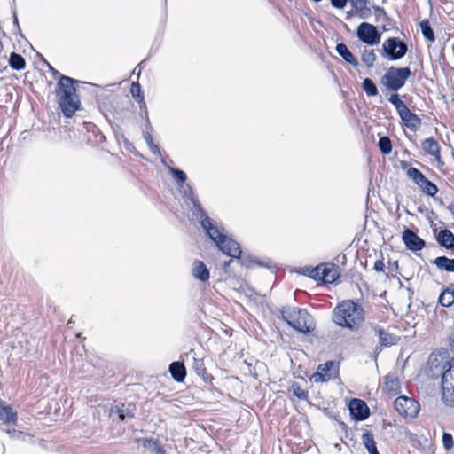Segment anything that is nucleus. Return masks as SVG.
Wrapping results in <instances>:
<instances>
[{
    "label": "nucleus",
    "mask_w": 454,
    "mask_h": 454,
    "mask_svg": "<svg viewBox=\"0 0 454 454\" xmlns=\"http://www.w3.org/2000/svg\"><path fill=\"white\" fill-rule=\"evenodd\" d=\"M421 147L427 154L434 157L436 161H441V147L434 137L424 139Z\"/></svg>",
    "instance_id": "2eb2a0df"
},
{
    "label": "nucleus",
    "mask_w": 454,
    "mask_h": 454,
    "mask_svg": "<svg viewBox=\"0 0 454 454\" xmlns=\"http://www.w3.org/2000/svg\"><path fill=\"white\" fill-rule=\"evenodd\" d=\"M120 420L124 421L126 418H133L134 414L128 409H124V404L121 408L116 407Z\"/></svg>",
    "instance_id": "ea45409f"
},
{
    "label": "nucleus",
    "mask_w": 454,
    "mask_h": 454,
    "mask_svg": "<svg viewBox=\"0 0 454 454\" xmlns=\"http://www.w3.org/2000/svg\"><path fill=\"white\" fill-rule=\"evenodd\" d=\"M334 366L333 361H327L317 366V372L313 375L315 382H326L331 378V371Z\"/></svg>",
    "instance_id": "dca6fc26"
},
{
    "label": "nucleus",
    "mask_w": 454,
    "mask_h": 454,
    "mask_svg": "<svg viewBox=\"0 0 454 454\" xmlns=\"http://www.w3.org/2000/svg\"><path fill=\"white\" fill-rule=\"evenodd\" d=\"M407 176L412 180V182L419 187L427 179L426 176L418 168L410 167L407 168Z\"/></svg>",
    "instance_id": "bb28decb"
},
{
    "label": "nucleus",
    "mask_w": 454,
    "mask_h": 454,
    "mask_svg": "<svg viewBox=\"0 0 454 454\" xmlns=\"http://www.w3.org/2000/svg\"><path fill=\"white\" fill-rule=\"evenodd\" d=\"M429 370L434 374V369L439 370V373H442L448 368V362H443V358H439L433 354L428 359Z\"/></svg>",
    "instance_id": "a878e982"
},
{
    "label": "nucleus",
    "mask_w": 454,
    "mask_h": 454,
    "mask_svg": "<svg viewBox=\"0 0 454 454\" xmlns=\"http://www.w3.org/2000/svg\"><path fill=\"white\" fill-rule=\"evenodd\" d=\"M48 67L50 71L52 73L53 77L59 80L62 74L58 70L53 68L50 64H48Z\"/></svg>",
    "instance_id": "603ef678"
},
{
    "label": "nucleus",
    "mask_w": 454,
    "mask_h": 454,
    "mask_svg": "<svg viewBox=\"0 0 454 454\" xmlns=\"http://www.w3.org/2000/svg\"><path fill=\"white\" fill-rule=\"evenodd\" d=\"M351 418L356 421L365 420L370 416L366 403L361 399H352L348 404Z\"/></svg>",
    "instance_id": "f8f14e48"
},
{
    "label": "nucleus",
    "mask_w": 454,
    "mask_h": 454,
    "mask_svg": "<svg viewBox=\"0 0 454 454\" xmlns=\"http://www.w3.org/2000/svg\"><path fill=\"white\" fill-rule=\"evenodd\" d=\"M180 192L186 205L192 210L193 215L200 220L202 229L206 234L220 247L223 250L227 248L226 246L231 245L238 249V245L224 233V229L218 227L216 223L211 219L207 212L203 209L200 202L195 196L192 187L189 184H182L180 186Z\"/></svg>",
    "instance_id": "f257e3e1"
},
{
    "label": "nucleus",
    "mask_w": 454,
    "mask_h": 454,
    "mask_svg": "<svg viewBox=\"0 0 454 454\" xmlns=\"http://www.w3.org/2000/svg\"><path fill=\"white\" fill-rule=\"evenodd\" d=\"M4 432L8 434L11 438H19L21 434L20 431H17L15 429H2Z\"/></svg>",
    "instance_id": "de8ad7c7"
},
{
    "label": "nucleus",
    "mask_w": 454,
    "mask_h": 454,
    "mask_svg": "<svg viewBox=\"0 0 454 454\" xmlns=\"http://www.w3.org/2000/svg\"><path fill=\"white\" fill-rule=\"evenodd\" d=\"M402 239L406 248L412 252L420 251L426 246V242L409 228L404 229Z\"/></svg>",
    "instance_id": "ddd939ff"
},
{
    "label": "nucleus",
    "mask_w": 454,
    "mask_h": 454,
    "mask_svg": "<svg viewBox=\"0 0 454 454\" xmlns=\"http://www.w3.org/2000/svg\"><path fill=\"white\" fill-rule=\"evenodd\" d=\"M373 269H374L376 271H378V272H380V271H383V270H384V269H385V264L383 263V262H382V261L378 260V261H376V262H375L374 266H373Z\"/></svg>",
    "instance_id": "3c124183"
},
{
    "label": "nucleus",
    "mask_w": 454,
    "mask_h": 454,
    "mask_svg": "<svg viewBox=\"0 0 454 454\" xmlns=\"http://www.w3.org/2000/svg\"><path fill=\"white\" fill-rule=\"evenodd\" d=\"M333 321L341 327L357 331L364 321V309L352 300L342 301L333 309Z\"/></svg>",
    "instance_id": "f03ea898"
},
{
    "label": "nucleus",
    "mask_w": 454,
    "mask_h": 454,
    "mask_svg": "<svg viewBox=\"0 0 454 454\" xmlns=\"http://www.w3.org/2000/svg\"><path fill=\"white\" fill-rule=\"evenodd\" d=\"M145 115H146V119H147V126H148V128L151 129V125H150L149 121H148V112L147 111H145Z\"/></svg>",
    "instance_id": "13d9d810"
},
{
    "label": "nucleus",
    "mask_w": 454,
    "mask_h": 454,
    "mask_svg": "<svg viewBox=\"0 0 454 454\" xmlns=\"http://www.w3.org/2000/svg\"><path fill=\"white\" fill-rule=\"evenodd\" d=\"M192 273V276L196 279H198L201 282L207 281L210 277L209 270L207 268L206 264L203 262L199 261V260H196L193 262Z\"/></svg>",
    "instance_id": "6ab92c4d"
},
{
    "label": "nucleus",
    "mask_w": 454,
    "mask_h": 454,
    "mask_svg": "<svg viewBox=\"0 0 454 454\" xmlns=\"http://www.w3.org/2000/svg\"><path fill=\"white\" fill-rule=\"evenodd\" d=\"M412 74L410 67H389L381 78V83L390 91L402 89Z\"/></svg>",
    "instance_id": "39448f33"
},
{
    "label": "nucleus",
    "mask_w": 454,
    "mask_h": 454,
    "mask_svg": "<svg viewBox=\"0 0 454 454\" xmlns=\"http://www.w3.org/2000/svg\"><path fill=\"white\" fill-rule=\"evenodd\" d=\"M0 420L4 424H16L18 420L17 411L2 400H0Z\"/></svg>",
    "instance_id": "f3484780"
},
{
    "label": "nucleus",
    "mask_w": 454,
    "mask_h": 454,
    "mask_svg": "<svg viewBox=\"0 0 454 454\" xmlns=\"http://www.w3.org/2000/svg\"><path fill=\"white\" fill-rule=\"evenodd\" d=\"M192 370L200 377L205 382H209L213 377L207 373L203 359L192 357Z\"/></svg>",
    "instance_id": "5701e85b"
},
{
    "label": "nucleus",
    "mask_w": 454,
    "mask_h": 454,
    "mask_svg": "<svg viewBox=\"0 0 454 454\" xmlns=\"http://www.w3.org/2000/svg\"><path fill=\"white\" fill-rule=\"evenodd\" d=\"M358 39L367 45H376L380 42L381 33L368 22H362L356 30Z\"/></svg>",
    "instance_id": "1a4fd4ad"
},
{
    "label": "nucleus",
    "mask_w": 454,
    "mask_h": 454,
    "mask_svg": "<svg viewBox=\"0 0 454 454\" xmlns=\"http://www.w3.org/2000/svg\"><path fill=\"white\" fill-rule=\"evenodd\" d=\"M450 342L452 348H454V333L450 336Z\"/></svg>",
    "instance_id": "864d4df0"
},
{
    "label": "nucleus",
    "mask_w": 454,
    "mask_h": 454,
    "mask_svg": "<svg viewBox=\"0 0 454 454\" xmlns=\"http://www.w3.org/2000/svg\"><path fill=\"white\" fill-rule=\"evenodd\" d=\"M336 52L348 64L353 67L358 66V61L353 53L348 50L343 43H337L335 47Z\"/></svg>",
    "instance_id": "4be33fe9"
},
{
    "label": "nucleus",
    "mask_w": 454,
    "mask_h": 454,
    "mask_svg": "<svg viewBox=\"0 0 454 454\" xmlns=\"http://www.w3.org/2000/svg\"><path fill=\"white\" fill-rule=\"evenodd\" d=\"M362 442L369 454H380L376 446L374 436L371 431H364L362 434Z\"/></svg>",
    "instance_id": "393cba45"
},
{
    "label": "nucleus",
    "mask_w": 454,
    "mask_h": 454,
    "mask_svg": "<svg viewBox=\"0 0 454 454\" xmlns=\"http://www.w3.org/2000/svg\"><path fill=\"white\" fill-rule=\"evenodd\" d=\"M237 245L238 249L232 247L231 245L226 246L227 248H224L223 251L222 248L223 247H220L218 244H215L218 248L226 255L231 257V258H237L241 262V264L246 266L247 268H250L254 265H260L264 266L261 262H259L256 258H254L250 255L242 254V251L240 249V245L234 239H232Z\"/></svg>",
    "instance_id": "9b49d317"
},
{
    "label": "nucleus",
    "mask_w": 454,
    "mask_h": 454,
    "mask_svg": "<svg viewBox=\"0 0 454 454\" xmlns=\"http://www.w3.org/2000/svg\"><path fill=\"white\" fill-rule=\"evenodd\" d=\"M13 23L14 25L20 29V26H19V23H18V19H17V16L16 14L14 13V20H13Z\"/></svg>",
    "instance_id": "5fc2aeb1"
},
{
    "label": "nucleus",
    "mask_w": 454,
    "mask_h": 454,
    "mask_svg": "<svg viewBox=\"0 0 454 454\" xmlns=\"http://www.w3.org/2000/svg\"><path fill=\"white\" fill-rule=\"evenodd\" d=\"M130 92L132 97L140 104V106H144L145 108L144 92L142 91L141 85L138 82H132Z\"/></svg>",
    "instance_id": "7c9ffc66"
},
{
    "label": "nucleus",
    "mask_w": 454,
    "mask_h": 454,
    "mask_svg": "<svg viewBox=\"0 0 454 454\" xmlns=\"http://www.w3.org/2000/svg\"><path fill=\"white\" fill-rule=\"evenodd\" d=\"M407 51V44L398 37H389L382 44V51L389 60L401 59Z\"/></svg>",
    "instance_id": "6e6552de"
},
{
    "label": "nucleus",
    "mask_w": 454,
    "mask_h": 454,
    "mask_svg": "<svg viewBox=\"0 0 454 454\" xmlns=\"http://www.w3.org/2000/svg\"><path fill=\"white\" fill-rule=\"evenodd\" d=\"M362 61L367 67H372L376 61V55L373 50H364L362 52Z\"/></svg>",
    "instance_id": "f704fd0d"
},
{
    "label": "nucleus",
    "mask_w": 454,
    "mask_h": 454,
    "mask_svg": "<svg viewBox=\"0 0 454 454\" xmlns=\"http://www.w3.org/2000/svg\"><path fill=\"white\" fill-rule=\"evenodd\" d=\"M9 64L14 70H22L25 68L26 61L25 59L16 52H12L10 55Z\"/></svg>",
    "instance_id": "cd10ccee"
},
{
    "label": "nucleus",
    "mask_w": 454,
    "mask_h": 454,
    "mask_svg": "<svg viewBox=\"0 0 454 454\" xmlns=\"http://www.w3.org/2000/svg\"><path fill=\"white\" fill-rule=\"evenodd\" d=\"M433 264L440 270L454 272V258L450 259L444 255L438 256L433 261Z\"/></svg>",
    "instance_id": "b1692460"
},
{
    "label": "nucleus",
    "mask_w": 454,
    "mask_h": 454,
    "mask_svg": "<svg viewBox=\"0 0 454 454\" xmlns=\"http://www.w3.org/2000/svg\"><path fill=\"white\" fill-rule=\"evenodd\" d=\"M330 2L333 7L337 9H343L347 5L348 0H330Z\"/></svg>",
    "instance_id": "49530a36"
},
{
    "label": "nucleus",
    "mask_w": 454,
    "mask_h": 454,
    "mask_svg": "<svg viewBox=\"0 0 454 454\" xmlns=\"http://www.w3.org/2000/svg\"><path fill=\"white\" fill-rule=\"evenodd\" d=\"M442 444L443 447L450 450L453 447V437L450 434L444 432L442 434Z\"/></svg>",
    "instance_id": "a19ab883"
},
{
    "label": "nucleus",
    "mask_w": 454,
    "mask_h": 454,
    "mask_svg": "<svg viewBox=\"0 0 454 454\" xmlns=\"http://www.w3.org/2000/svg\"><path fill=\"white\" fill-rule=\"evenodd\" d=\"M321 281L333 283L340 276V267L333 263H322Z\"/></svg>",
    "instance_id": "4468645a"
},
{
    "label": "nucleus",
    "mask_w": 454,
    "mask_h": 454,
    "mask_svg": "<svg viewBox=\"0 0 454 454\" xmlns=\"http://www.w3.org/2000/svg\"><path fill=\"white\" fill-rule=\"evenodd\" d=\"M385 384H386L387 388L389 391L397 393L400 389V381H399L398 378H396L395 376H392V375L386 376Z\"/></svg>",
    "instance_id": "c9c22d12"
},
{
    "label": "nucleus",
    "mask_w": 454,
    "mask_h": 454,
    "mask_svg": "<svg viewBox=\"0 0 454 454\" xmlns=\"http://www.w3.org/2000/svg\"><path fill=\"white\" fill-rule=\"evenodd\" d=\"M157 440L158 439L153 438H142L139 439L138 442H141L144 448L151 450Z\"/></svg>",
    "instance_id": "a18cd8bd"
},
{
    "label": "nucleus",
    "mask_w": 454,
    "mask_h": 454,
    "mask_svg": "<svg viewBox=\"0 0 454 454\" xmlns=\"http://www.w3.org/2000/svg\"><path fill=\"white\" fill-rule=\"evenodd\" d=\"M322 263L309 270L308 276L315 280H321Z\"/></svg>",
    "instance_id": "79ce46f5"
},
{
    "label": "nucleus",
    "mask_w": 454,
    "mask_h": 454,
    "mask_svg": "<svg viewBox=\"0 0 454 454\" xmlns=\"http://www.w3.org/2000/svg\"><path fill=\"white\" fill-rule=\"evenodd\" d=\"M168 171L172 174L173 178L179 184H184L187 180V176L184 171L175 168L173 167H168Z\"/></svg>",
    "instance_id": "4c0bfd02"
},
{
    "label": "nucleus",
    "mask_w": 454,
    "mask_h": 454,
    "mask_svg": "<svg viewBox=\"0 0 454 454\" xmlns=\"http://www.w3.org/2000/svg\"><path fill=\"white\" fill-rule=\"evenodd\" d=\"M388 101L395 107L404 126L414 130L421 124L420 118L408 108L397 93L391 94Z\"/></svg>",
    "instance_id": "423d86ee"
},
{
    "label": "nucleus",
    "mask_w": 454,
    "mask_h": 454,
    "mask_svg": "<svg viewBox=\"0 0 454 454\" xmlns=\"http://www.w3.org/2000/svg\"><path fill=\"white\" fill-rule=\"evenodd\" d=\"M0 46H2V43L0 42Z\"/></svg>",
    "instance_id": "680f3d73"
},
{
    "label": "nucleus",
    "mask_w": 454,
    "mask_h": 454,
    "mask_svg": "<svg viewBox=\"0 0 454 454\" xmlns=\"http://www.w3.org/2000/svg\"><path fill=\"white\" fill-rule=\"evenodd\" d=\"M151 153L154 155H160L161 153H160V148L158 145H155L154 143L148 145Z\"/></svg>",
    "instance_id": "09e8293b"
},
{
    "label": "nucleus",
    "mask_w": 454,
    "mask_h": 454,
    "mask_svg": "<svg viewBox=\"0 0 454 454\" xmlns=\"http://www.w3.org/2000/svg\"><path fill=\"white\" fill-rule=\"evenodd\" d=\"M292 389L294 395L301 400H306L309 396L308 391L301 388L298 383L293 384Z\"/></svg>",
    "instance_id": "58836bf2"
},
{
    "label": "nucleus",
    "mask_w": 454,
    "mask_h": 454,
    "mask_svg": "<svg viewBox=\"0 0 454 454\" xmlns=\"http://www.w3.org/2000/svg\"><path fill=\"white\" fill-rule=\"evenodd\" d=\"M372 8L374 10L375 15L377 16V20H380V19H382L384 20H388V16L384 8H382L380 6H376V5L372 6Z\"/></svg>",
    "instance_id": "37998d69"
},
{
    "label": "nucleus",
    "mask_w": 454,
    "mask_h": 454,
    "mask_svg": "<svg viewBox=\"0 0 454 454\" xmlns=\"http://www.w3.org/2000/svg\"><path fill=\"white\" fill-rule=\"evenodd\" d=\"M76 82V80L69 76L61 75L57 83L56 95L58 97V103L67 118L72 117L80 108V99L74 87Z\"/></svg>",
    "instance_id": "7ed1b4c3"
},
{
    "label": "nucleus",
    "mask_w": 454,
    "mask_h": 454,
    "mask_svg": "<svg viewBox=\"0 0 454 454\" xmlns=\"http://www.w3.org/2000/svg\"><path fill=\"white\" fill-rule=\"evenodd\" d=\"M161 162H162V164H163L167 168H168V167H170V166L168 165V162L167 161V160H166V159L162 158V159H161Z\"/></svg>",
    "instance_id": "6e6d98bb"
},
{
    "label": "nucleus",
    "mask_w": 454,
    "mask_h": 454,
    "mask_svg": "<svg viewBox=\"0 0 454 454\" xmlns=\"http://www.w3.org/2000/svg\"><path fill=\"white\" fill-rule=\"evenodd\" d=\"M282 318L294 329L307 333L315 329L312 317L305 309L299 307H286L281 310Z\"/></svg>",
    "instance_id": "20e7f679"
},
{
    "label": "nucleus",
    "mask_w": 454,
    "mask_h": 454,
    "mask_svg": "<svg viewBox=\"0 0 454 454\" xmlns=\"http://www.w3.org/2000/svg\"><path fill=\"white\" fill-rule=\"evenodd\" d=\"M420 29L423 36L429 41L430 43H434L435 41L434 32L431 27L430 22L428 20H423L420 24Z\"/></svg>",
    "instance_id": "c85d7f7f"
},
{
    "label": "nucleus",
    "mask_w": 454,
    "mask_h": 454,
    "mask_svg": "<svg viewBox=\"0 0 454 454\" xmlns=\"http://www.w3.org/2000/svg\"><path fill=\"white\" fill-rule=\"evenodd\" d=\"M394 406L396 411L404 417L415 418L419 411V404L412 398L404 395L398 396Z\"/></svg>",
    "instance_id": "9d476101"
},
{
    "label": "nucleus",
    "mask_w": 454,
    "mask_h": 454,
    "mask_svg": "<svg viewBox=\"0 0 454 454\" xmlns=\"http://www.w3.org/2000/svg\"><path fill=\"white\" fill-rule=\"evenodd\" d=\"M309 270H310V269L307 268V270H306V274H307V275H308V273L309 272Z\"/></svg>",
    "instance_id": "052dcab7"
},
{
    "label": "nucleus",
    "mask_w": 454,
    "mask_h": 454,
    "mask_svg": "<svg viewBox=\"0 0 454 454\" xmlns=\"http://www.w3.org/2000/svg\"><path fill=\"white\" fill-rule=\"evenodd\" d=\"M376 332L380 339V343L382 346H387L393 343V336L385 332L383 328L379 327Z\"/></svg>",
    "instance_id": "e433bc0d"
},
{
    "label": "nucleus",
    "mask_w": 454,
    "mask_h": 454,
    "mask_svg": "<svg viewBox=\"0 0 454 454\" xmlns=\"http://www.w3.org/2000/svg\"><path fill=\"white\" fill-rule=\"evenodd\" d=\"M151 451L154 454H167L164 447L161 445L159 440L154 442Z\"/></svg>",
    "instance_id": "c03bdc74"
},
{
    "label": "nucleus",
    "mask_w": 454,
    "mask_h": 454,
    "mask_svg": "<svg viewBox=\"0 0 454 454\" xmlns=\"http://www.w3.org/2000/svg\"><path fill=\"white\" fill-rule=\"evenodd\" d=\"M362 89L369 97H375L379 94L378 88L371 78H364L362 82Z\"/></svg>",
    "instance_id": "c756f323"
},
{
    "label": "nucleus",
    "mask_w": 454,
    "mask_h": 454,
    "mask_svg": "<svg viewBox=\"0 0 454 454\" xmlns=\"http://www.w3.org/2000/svg\"><path fill=\"white\" fill-rule=\"evenodd\" d=\"M419 188L422 192L431 197H434L439 191L437 185L427 178L420 184Z\"/></svg>",
    "instance_id": "2f4dec72"
},
{
    "label": "nucleus",
    "mask_w": 454,
    "mask_h": 454,
    "mask_svg": "<svg viewBox=\"0 0 454 454\" xmlns=\"http://www.w3.org/2000/svg\"><path fill=\"white\" fill-rule=\"evenodd\" d=\"M407 166H408V163H407L406 161H403V162H402V168H403V169H405V168H407Z\"/></svg>",
    "instance_id": "4d7b16f0"
},
{
    "label": "nucleus",
    "mask_w": 454,
    "mask_h": 454,
    "mask_svg": "<svg viewBox=\"0 0 454 454\" xmlns=\"http://www.w3.org/2000/svg\"><path fill=\"white\" fill-rule=\"evenodd\" d=\"M442 399L450 407H454V358L448 362V368L442 375Z\"/></svg>",
    "instance_id": "0eeeda50"
},
{
    "label": "nucleus",
    "mask_w": 454,
    "mask_h": 454,
    "mask_svg": "<svg viewBox=\"0 0 454 454\" xmlns=\"http://www.w3.org/2000/svg\"><path fill=\"white\" fill-rule=\"evenodd\" d=\"M348 2L360 19L367 20L372 16L371 8L367 6L368 0H348Z\"/></svg>",
    "instance_id": "a211bd4d"
},
{
    "label": "nucleus",
    "mask_w": 454,
    "mask_h": 454,
    "mask_svg": "<svg viewBox=\"0 0 454 454\" xmlns=\"http://www.w3.org/2000/svg\"><path fill=\"white\" fill-rule=\"evenodd\" d=\"M436 240L441 247L454 250V234L450 230H441L436 237Z\"/></svg>",
    "instance_id": "412c9836"
},
{
    "label": "nucleus",
    "mask_w": 454,
    "mask_h": 454,
    "mask_svg": "<svg viewBox=\"0 0 454 454\" xmlns=\"http://www.w3.org/2000/svg\"><path fill=\"white\" fill-rule=\"evenodd\" d=\"M437 163H438V167L442 166L444 164L442 160H441V161H437Z\"/></svg>",
    "instance_id": "bf43d9fd"
},
{
    "label": "nucleus",
    "mask_w": 454,
    "mask_h": 454,
    "mask_svg": "<svg viewBox=\"0 0 454 454\" xmlns=\"http://www.w3.org/2000/svg\"><path fill=\"white\" fill-rule=\"evenodd\" d=\"M143 137L145 140L147 145L153 144V137L148 131H143Z\"/></svg>",
    "instance_id": "8fccbe9b"
},
{
    "label": "nucleus",
    "mask_w": 454,
    "mask_h": 454,
    "mask_svg": "<svg viewBox=\"0 0 454 454\" xmlns=\"http://www.w3.org/2000/svg\"><path fill=\"white\" fill-rule=\"evenodd\" d=\"M378 146L380 151L385 155H387L392 152V142L387 136H383L379 138Z\"/></svg>",
    "instance_id": "473e14b6"
},
{
    "label": "nucleus",
    "mask_w": 454,
    "mask_h": 454,
    "mask_svg": "<svg viewBox=\"0 0 454 454\" xmlns=\"http://www.w3.org/2000/svg\"><path fill=\"white\" fill-rule=\"evenodd\" d=\"M171 377L176 382H183L186 377L187 372L183 362L176 361L169 364L168 368Z\"/></svg>",
    "instance_id": "aec40b11"
},
{
    "label": "nucleus",
    "mask_w": 454,
    "mask_h": 454,
    "mask_svg": "<svg viewBox=\"0 0 454 454\" xmlns=\"http://www.w3.org/2000/svg\"><path fill=\"white\" fill-rule=\"evenodd\" d=\"M438 302L442 307H450L454 303V298L452 294H450V292L445 288L440 294Z\"/></svg>",
    "instance_id": "72a5a7b5"
}]
</instances>
